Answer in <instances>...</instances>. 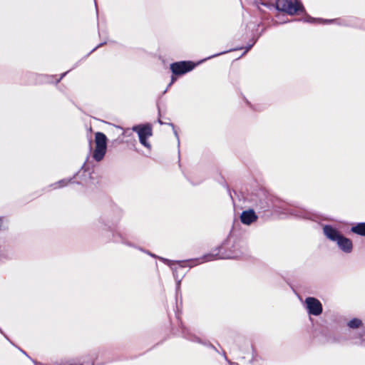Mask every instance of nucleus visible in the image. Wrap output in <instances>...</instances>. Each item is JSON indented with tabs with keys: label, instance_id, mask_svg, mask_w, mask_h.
<instances>
[{
	"label": "nucleus",
	"instance_id": "f257e3e1",
	"mask_svg": "<svg viewBox=\"0 0 365 365\" xmlns=\"http://www.w3.org/2000/svg\"><path fill=\"white\" fill-rule=\"evenodd\" d=\"M96 148L93 153V158L99 162L102 160L106 155L107 149V138L105 134L98 132L95 135Z\"/></svg>",
	"mask_w": 365,
	"mask_h": 365
},
{
	"label": "nucleus",
	"instance_id": "f03ea898",
	"mask_svg": "<svg viewBox=\"0 0 365 365\" xmlns=\"http://www.w3.org/2000/svg\"><path fill=\"white\" fill-rule=\"evenodd\" d=\"M276 8L277 10L286 12L290 15H294L297 12L304 10L303 5L300 2L296 1L293 3L289 0H277Z\"/></svg>",
	"mask_w": 365,
	"mask_h": 365
},
{
	"label": "nucleus",
	"instance_id": "7ed1b4c3",
	"mask_svg": "<svg viewBox=\"0 0 365 365\" xmlns=\"http://www.w3.org/2000/svg\"><path fill=\"white\" fill-rule=\"evenodd\" d=\"M133 130L138 135L140 143L148 148H150V143L147 141V138H150L153 133L150 125H136L133 128Z\"/></svg>",
	"mask_w": 365,
	"mask_h": 365
},
{
	"label": "nucleus",
	"instance_id": "20e7f679",
	"mask_svg": "<svg viewBox=\"0 0 365 365\" xmlns=\"http://www.w3.org/2000/svg\"><path fill=\"white\" fill-rule=\"evenodd\" d=\"M305 307L311 315L319 316L322 313V304L319 300L314 297H307L304 301Z\"/></svg>",
	"mask_w": 365,
	"mask_h": 365
},
{
	"label": "nucleus",
	"instance_id": "39448f33",
	"mask_svg": "<svg viewBox=\"0 0 365 365\" xmlns=\"http://www.w3.org/2000/svg\"><path fill=\"white\" fill-rule=\"evenodd\" d=\"M195 65L190 61H180L170 65L172 72L175 75H182L192 71Z\"/></svg>",
	"mask_w": 365,
	"mask_h": 365
},
{
	"label": "nucleus",
	"instance_id": "423d86ee",
	"mask_svg": "<svg viewBox=\"0 0 365 365\" xmlns=\"http://www.w3.org/2000/svg\"><path fill=\"white\" fill-rule=\"evenodd\" d=\"M215 259H216V257H215V256L214 255L209 254V255H204L203 257H202V258H198V259H191V260H189V261H187V262H180L178 263V266H179V267H185V266H188L190 267H192L193 266H195L197 264H200V263H202L204 262L212 261V260H214Z\"/></svg>",
	"mask_w": 365,
	"mask_h": 365
},
{
	"label": "nucleus",
	"instance_id": "0eeeda50",
	"mask_svg": "<svg viewBox=\"0 0 365 365\" xmlns=\"http://www.w3.org/2000/svg\"><path fill=\"white\" fill-rule=\"evenodd\" d=\"M323 232L329 240L336 242L343 235L337 229L331 225H324Z\"/></svg>",
	"mask_w": 365,
	"mask_h": 365
},
{
	"label": "nucleus",
	"instance_id": "6e6552de",
	"mask_svg": "<svg viewBox=\"0 0 365 365\" xmlns=\"http://www.w3.org/2000/svg\"><path fill=\"white\" fill-rule=\"evenodd\" d=\"M339 248L345 253H350L353 249V244L351 240L341 236L336 242Z\"/></svg>",
	"mask_w": 365,
	"mask_h": 365
},
{
	"label": "nucleus",
	"instance_id": "1a4fd4ad",
	"mask_svg": "<svg viewBox=\"0 0 365 365\" xmlns=\"http://www.w3.org/2000/svg\"><path fill=\"white\" fill-rule=\"evenodd\" d=\"M240 219L243 224L250 225L257 220V216L252 210H249L242 212L240 216Z\"/></svg>",
	"mask_w": 365,
	"mask_h": 365
},
{
	"label": "nucleus",
	"instance_id": "9d476101",
	"mask_svg": "<svg viewBox=\"0 0 365 365\" xmlns=\"http://www.w3.org/2000/svg\"><path fill=\"white\" fill-rule=\"evenodd\" d=\"M351 232L359 235L365 236V222L358 223L351 229Z\"/></svg>",
	"mask_w": 365,
	"mask_h": 365
},
{
	"label": "nucleus",
	"instance_id": "9b49d317",
	"mask_svg": "<svg viewBox=\"0 0 365 365\" xmlns=\"http://www.w3.org/2000/svg\"><path fill=\"white\" fill-rule=\"evenodd\" d=\"M361 325V321L359 319H353L348 323V326L352 329L359 328Z\"/></svg>",
	"mask_w": 365,
	"mask_h": 365
},
{
	"label": "nucleus",
	"instance_id": "f8f14e48",
	"mask_svg": "<svg viewBox=\"0 0 365 365\" xmlns=\"http://www.w3.org/2000/svg\"><path fill=\"white\" fill-rule=\"evenodd\" d=\"M67 183H68V182L66 180H60L57 182L58 185H56L55 188L63 187V186L66 185Z\"/></svg>",
	"mask_w": 365,
	"mask_h": 365
},
{
	"label": "nucleus",
	"instance_id": "ddd939ff",
	"mask_svg": "<svg viewBox=\"0 0 365 365\" xmlns=\"http://www.w3.org/2000/svg\"><path fill=\"white\" fill-rule=\"evenodd\" d=\"M307 22H310V23H313V22H315V21H319V22H321V21H327V20H322V19H313L312 17H307V19L305 20Z\"/></svg>",
	"mask_w": 365,
	"mask_h": 365
},
{
	"label": "nucleus",
	"instance_id": "4468645a",
	"mask_svg": "<svg viewBox=\"0 0 365 365\" xmlns=\"http://www.w3.org/2000/svg\"><path fill=\"white\" fill-rule=\"evenodd\" d=\"M172 268L173 271V274L174 276H175V274H176V272H177V269L178 267H173V264H171L170 262H166Z\"/></svg>",
	"mask_w": 365,
	"mask_h": 365
},
{
	"label": "nucleus",
	"instance_id": "2eb2a0df",
	"mask_svg": "<svg viewBox=\"0 0 365 365\" xmlns=\"http://www.w3.org/2000/svg\"><path fill=\"white\" fill-rule=\"evenodd\" d=\"M175 80H176V78L175 77H172V81H171V83H170V85L173 83Z\"/></svg>",
	"mask_w": 365,
	"mask_h": 365
},
{
	"label": "nucleus",
	"instance_id": "dca6fc26",
	"mask_svg": "<svg viewBox=\"0 0 365 365\" xmlns=\"http://www.w3.org/2000/svg\"><path fill=\"white\" fill-rule=\"evenodd\" d=\"M34 363H35V365H44V364H43L41 363H39V362H36L35 361Z\"/></svg>",
	"mask_w": 365,
	"mask_h": 365
},
{
	"label": "nucleus",
	"instance_id": "f3484780",
	"mask_svg": "<svg viewBox=\"0 0 365 365\" xmlns=\"http://www.w3.org/2000/svg\"><path fill=\"white\" fill-rule=\"evenodd\" d=\"M225 53V52H222V53H219V55L222 54V53ZM218 56V54H215V55L212 56V57H214V56Z\"/></svg>",
	"mask_w": 365,
	"mask_h": 365
},
{
	"label": "nucleus",
	"instance_id": "a211bd4d",
	"mask_svg": "<svg viewBox=\"0 0 365 365\" xmlns=\"http://www.w3.org/2000/svg\"><path fill=\"white\" fill-rule=\"evenodd\" d=\"M180 285V281L178 282V287H179Z\"/></svg>",
	"mask_w": 365,
	"mask_h": 365
}]
</instances>
